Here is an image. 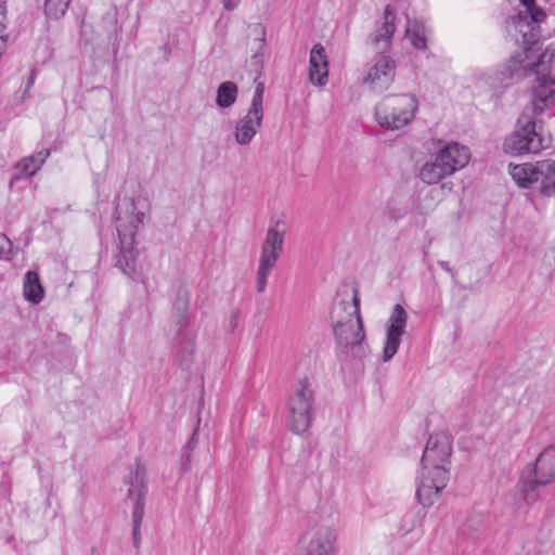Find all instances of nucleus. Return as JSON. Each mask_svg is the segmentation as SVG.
Returning <instances> with one entry per match:
<instances>
[{"label": "nucleus", "mask_w": 555, "mask_h": 555, "mask_svg": "<svg viewBox=\"0 0 555 555\" xmlns=\"http://www.w3.org/2000/svg\"><path fill=\"white\" fill-rule=\"evenodd\" d=\"M452 453V438L441 431L431 435L421 459L422 469L418 476L416 498L424 506H431L449 481L446 464Z\"/></svg>", "instance_id": "f257e3e1"}, {"label": "nucleus", "mask_w": 555, "mask_h": 555, "mask_svg": "<svg viewBox=\"0 0 555 555\" xmlns=\"http://www.w3.org/2000/svg\"><path fill=\"white\" fill-rule=\"evenodd\" d=\"M145 218V212L137 210L135 202L132 198H124L116 206L115 222L119 240L116 267L128 276H132L135 272L137 249L134 237Z\"/></svg>", "instance_id": "f03ea898"}, {"label": "nucleus", "mask_w": 555, "mask_h": 555, "mask_svg": "<svg viewBox=\"0 0 555 555\" xmlns=\"http://www.w3.org/2000/svg\"><path fill=\"white\" fill-rule=\"evenodd\" d=\"M331 319L337 346L344 352L360 347L365 339V331L360 313L358 292L351 300H340L334 305Z\"/></svg>", "instance_id": "7ed1b4c3"}, {"label": "nucleus", "mask_w": 555, "mask_h": 555, "mask_svg": "<svg viewBox=\"0 0 555 555\" xmlns=\"http://www.w3.org/2000/svg\"><path fill=\"white\" fill-rule=\"evenodd\" d=\"M540 114L532 111L531 103L530 106L526 107L517 120L515 131L503 143L505 153L512 155L537 154L541 150L548 147L551 138L544 130L543 120L538 117Z\"/></svg>", "instance_id": "20e7f679"}, {"label": "nucleus", "mask_w": 555, "mask_h": 555, "mask_svg": "<svg viewBox=\"0 0 555 555\" xmlns=\"http://www.w3.org/2000/svg\"><path fill=\"white\" fill-rule=\"evenodd\" d=\"M555 50L546 48L535 63H526L537 75V86L532 90L531 104L534 113H544L555 107Z\"/></svg>", "instance_id": "39448f33"}, {"label": "nucleus", "mask_w": 555, "mask_h": 555, "mask_svg": "<svg viewBox=\"0 0 555 555\" xmlns=\"http://www.w3.org/2000/svg\"><path fill=\"white\" fill-rule=\"evenodd\" d=\"M417 107L413 94H388L375 106V120L386 130H399L414 119Z\"/></svg>", "instance_id": "423d86ee"}, {"label": "nucleus", "mask_w": 555, "mask_h": 555, "mask_svg": "<svg viewBox=\"0 0 555 555\" xmlns=\"http://www.w3.org/2000/svg\"><path fill=\"white\" fill-rule=\"evenodd\" d=\"M509 175L519 188L531 189L542 196L555 194V160L509 165Z\"/></svg>", "instance_id": "0eeeda50"}, {"label": "nucleus", "mask_w": 555, "mask_h": 555, "mask_svg": "<svg viewBox=\"0 0 555 555\" xmlns=\"http://www.w3.org/2000/svg\"><path fill=\"white\" fill-rule=\"evenodd\" d=\"M286 224L283 220H276L267 230L264 241L261 245L260 258L256 274V291L261 294L268 285V278L284 250Z\"/></svg>", "instance_id": "6e6552de"}, {"label": "nucleus", "mask_w": 555, "mask_h": 555, "mask_svg": "<svg viewBox=\"0 0 555 555\" xmlns=\"http://www.w3.org/2000/svg\"><path fill=\"white\" fill-rule=\"evenodd\" d=\"M555 479V446L545 447L532 466H528L520 478V489L527 503L534 502L539 488Z\"/></svg>", "instance_id": "1a4fd4ad"}, {"label": "nucleus", "mask_w": 555, "mask_h": 555, "mask_svg": "<svg viewBox=\"0 0 555 555\" xmlns=\"http://www.w3.org/2000/svg\"><path fill=\"white\" fill-rule=\"evenodd\" d=\"M314 390L308 377L297 380L288 400L289 429L297 435L308 430L312 422Z\"/></svg>", "instance_id": "9d476101"}, {"label": "nucleus", "mask_w": 555, "mask_h": 555, "mask_svg": "<svg viewBox=\"0 0 555 555\" xmlns=\"http://www.w3.org/2000/svg\"><path fill=\"white\" fill-rule=\"evenodd\" d=\"M264 85L258 81L247 113L234 127V140L238 145H248L262 127Z\"/></svg>", "instance_id": "9b49d317"}, {"label": "nucleus", "mask_w": 555, "mask_h": 555, "mask_svg": "<svg viewBox=\"0 0 555 555\" xmlns=\"http://www.w3.org/2000/svg\"><path fill=\"white\" fill-rule=\"evenodd\" d=\"M396 69L395 60L386 51H380L367 63L362 83L371 91L384 92L395 81Z\"/></svg>", "instance_id": "f8f14e48"}, {"label": "nucleus", "mask_w": 555, "mask_h": 555, "mask_svg": "<svg viewBox=\"0 0 555 555\" xmlns=\"http://www.w3.org/2000/svg\"><path fill=\"white\" fill-rule=\"evenodd\" d=\"M173 320L172 351L182 366L188 367L195 353V333L190 326V314H171Z\"/></svg>", "instance_id": "ddd939ff"}, {"label": "nucleus", "mask_w": 555, "mask_h": 555, "mask_svg": "<svg viewBox=\"0 0 555 555\" xmlns=\"http://www.w3.org/2000/svg\"><path fill=\"white\" fill-rule=\"evenodd\" d=\"M408 313L401 305H396L386 324V338L383 348V361H390L397 353L401 337L405 334Z\"/></svg>", "instance_id": "4468645a"}, {"label": "nucleus", "mask_w": 555, "mask_h": 555, "mask_svg": "<svg viewBox=\"0 0 555 555\" xmlns=\"http://www.w3.org/2000/svg\"><path fill=\"white\" fill-rule=\"evenodd\" d=\"M307 544L297 555H334L336 534L333 529L322 526L307 533Z\"/></svg>", "instance_id": "2eb2a0df"}, {"label": "nucleus", "mask_w": 555, "mask_h": 555, "mask_svg": "<svg viewBox=\"0 0 555 555\" xmlns=\"http://www.w3.org/2000/svg\"><path fill=\"white\" fill-rule=\"evenodd\" d=\"M131 488L128 490V496L134 498L132 511L133 527H141L144 515V495L146 493L145 468L141 464H137L130 481Z\"/></svg>", "instance_id": "dca6fc26"}, {"label": "nucleus", "mask_w": 555, "mask_h": 555, "mask_svg": "<svg viewBox=\"0 0 555 555\" xmlns=\"http://www.w3.org/2000/svg\"><path fill=\"white\" fill-rule=\"evenodd\" d=\"M328 79V61L324 47L315 43L310 51L309 80L312 85L323 87Z\"/></svg>", "instance_id": "f3484780"}, {"label": "nucleus", "mask_w": 555, "mask_h": 555, "mask_svg": "<svg viewBox=\"0 0 555 555\" xmlns=\"http://www.w3.org/2000/svg\"><path fill=\"white\" fill-rule=\"evenodd\" d=\"M395 20L396 14L393 9L390 5H387L384 10L382 24L371 36L372 44H374L376 49L386 51L390 48L391 39L396 31Z\"/></svg>", "instance_id": "a211bd4d"}, {"label": "nucleus", "mask_w": 555, "mask_h": 555, "mask_svg": "<svg viewBox=\"0 0 555 555\" xmlns=\"http://www.w3.org/2000/svg\"><path fill=\"white\" fill-rule=\"evenodd\" d=\"M438 154L440 155V158L443 160V163L449 164V166L452 168V175L455 171L464 168L470 158L469 150L456 142L447 144L438 152Z\"/></svg>", "instance_id": "6ab92c4d"}, {"label": "nucleus", "mask_w": 555, "mask_h": 555, "mask_svg": "<svg viewBox=\"0 0 555 555\" xmlns=\"http://www.w3.org/2000/svg\"><path fill=\"white\" fill-rule=\"evenodd\" d=\"M528 67V64H524L521 55H517L512 56L504 64L492 69L494 72L496 85L499 86L500 92L506 89L512 83V80L520 69H527Z\"/></svg>", "instance_id": "aec40b11"}, {"label": "nucleus", "mask_w": 555, "mask_h": 555, "mask_svg": "<svg viewBox=\"0 0 555 555\" xmlns=\"http://www.w3.org/2000/svg\"><path fill=\"white\" fill-rule=\"evenodd\" d=\"M451 175L452 168L443 163L438 153L434 160L425 163L420 170L421 180L427 184H436Z\"/></svg>", "instance_id": "412c9836"}, {"label": "nucleus", "mask_w": 555, "mask_h": 555, "mask_svg": "<svg viewBox=\"0 0 555 555\" xmlns=\"http://www.w3.org/2000/svg\"><path fill=\"white\" fill-rule=\"evenodd\" d=\"M23 294L27 301L37 305L43 298V287L39 275L35 271H28L24 276Z\"/></svg>", "instance_id": "4be33fe9"}, {"label": "nucleus", "mask_w": 555, "mask_h": 555, "mask_svg": "<svg viewBox=\"0 0 555 555\" xmlns=\"http://www.w3.org/2000/svg\"><path fill=\"white\" fill-rule=\"evenodd\" d=\"M520 2L524 7V11L517 14L515 21V24L519 27H521L524 23H527L528 18L534 24H540L545 20V12L535 5L534 0H520ZM519 31L522 33V29L519 28Z\"/></svg>", "instance_id": "5701e85b"}, {"label": "nucleus", "mask_w": 555, "mask_h": 555, "mask_svg": "<svg viewBox=\"0 0 555 555\" xmlns=\"http://www.w3.org/2000/svg\"><path fill=\"white\" fill-rule=\"evenodd\" d=\"M237 94V86L233 81H224L217 89L216 104L221 108H228L235 103Z\"/></svg>", "instance_id": "b1692460"}, {"label": "nucleus", "mask_w": 555, "mask_h": 555, "mask_svg": "<svg viewBox=\"0 0 555 555\" xmlns=\"http://www.w3.org/2000/svg\"><path fill=\"white\" fill-rule=\"evenodd\" d=\"M473 81L475 87L481 91L500 92L499 86L496 85V78L492 69H477L473 74Z\"/></svg>", "instance_id": "393cba45"}, {"label": "nucleus", "mask_w": 555, "mask_h": 555, "mask_svg": "<svg viewBox=\"0 0 555 555\" xmlns=\"http://www.w3.org/2000/svg\"><path fill=\"white\" fill-rule=\"evenodd\" d=\"M14 169L17 170V175L11 178L10 184L12 185L15 181H18L23 178L34 176L40 168L36 163V159L31 155L21 159L14 166Z\"/></svg>", "instance_id": "a878e982"}, {"label": "nucleus", "mask_w": 555, "mask_h": 555, "mask_svg": "<svg viewBox=\"0 0 555 555\" xmlns=\"http://www.w3.org/2000/svg\"><path fill=\"white\" fill-rule=\"evenodd\" d=\"M189 305L190 295L188 288L185 286H179L172 301L171 314H190Z\"/></svg>", "instance_id": "bb28decb"}, {"label": "nucleus", "mask_w": 555, "mask_h": 555, "mask_svg": "<svg viewBox=\"0 0 555 555\" xmlns=\"http://www.w3.org/2000/svg\"><path fill=\"white\" fill-rule=\"evenodd\" d=\"M70 3V0H44V12L50 18L62 17Z\"/></svg>", "instance_id": "cd10ccee"}, {"label": "nucleus", "mask_w": 555, "mask_h": 555, "mask_svg": "<svg viewBox=\"0 0 555 555\" xmlns=\"http://www.w3.org/2000/svg\"><path fill=\"white\" fill-rule=\"evenodd\" d=\"M406 212V208L399 205L396 201H388L384 208V216L390 221L402 219Z\"/></svg>", "instance_id": "c85d7f7f"}, {"label": "nucleus", "mask_w": 555, "mask_h": 555, "mask_svg": "<svg viewBox=\"0 0 555 555\" xmlns=\"http://www.w3.org/2000/svg\"><path fill=\"white\" fill-rule=\"evenodd\" d=\"M406 37L410 39L412 46L420 50H425L426 44V38L424 35L420 34L418 31H413L409 27L405 30Z\"/></svg>", "instance_id": "c756f323"}, {"label": "nucleus", "mask_w": 555, "mask_h": 555, "mask_svg": "<svg viewBox=\"0 0 555 555\" xmlns=\"http://www.w3.org/2000/svg\"><path fill=\"white\" fill-rule=\"evenodd\" d=\"M12 258V242L0 233V259L10 260Z\"/></svg>", "instance_id": "7c9ffc66"}, {"label": "nucleus", "mask_w": 555, "mask_h": 555, "mask_svg": "<svg viewBox=\"0 0 555 555\" xmlns=\"http://www.w3.org/2000/svg\"><path fill=\"white\" fill-rule=\"evenodd\" d=\"M50 154L51 152L49 149H43L33 154L31 156L34 157V159H36V163L39 166V168H41L47 158L50 156Z\"/></svg>", "instance_id": "2f4dec72"}, {"label": "nucleus", "mask_w": 555, "mask_h": 555, "mask_svg": "<svg viewBox=\"0 0 555 555\" xmlns=\"http://www.w3.org/2000/svg\"><path fill=\"white\" fill-rule=\"evenodd\" d=\"M251 65L257 69L260 70L262 67V53H259L258 51L250 57Z\"/></svg>", "instance_id": "473e14b6"}, {"label": "nucleus", "mask_w": 555, "mask_h": 555, "mask_svg": "<svg viewBox=\"0 0 555 555\" xmlns=\"http://www.w3.org/2000/svg\"><path fill=\"white\" fill-rule=\"evenodd\" d=\"M241 0H222L223 8L228 11H233L240 4Z\"/></svg>", "instance_id": "72a5a7b5"}, {"label": "nucleus", "mask_w": 555, "mask_h": 555, "mask_svg": "<svg viewBox=\"0 0 555 555\" xmlns=\"http://www.w3.org/2000/svg\"><path fill=\"white\" fill-rule=\"evenodd\" d=\"M140 529L141 527H133L132 529V539H133V544L135 547H139L140 545V540H141V535H140Z\"/></svg>", "instance_id": "f704fd0d"}, {"label": "nucleus", "mask_w": 555, "mask_h": 555, "mask_svg": "<svg viewBox=\"0 0 555 555\" xmlns=\"http://www.w3.org/2000/svg\"><path fill=\"white\" fill-rule=\"evenodd\" d=\"M438 264L447 272L451 273L452 269L447 261H439Z\"/></svg>", "instance_id": "c9c22d12"}, {"label": "nucleus", "mask_w": 555, "mask_h": 555, "mask_svg": "<svg viewBox=\"0 0 555 555\" xmlns=\"http://www.w3.org/2000/svg\"><path fill=\"white\" fill-rule=\"evenodd\" d=\"M264 44H266L264 30H262V37L258 40L259 50H263Z\"/></svg>", "instance_id": "e433bc0d"}, {"label": "nucleus", "mask_w": 555, "mask_h": 555, "mask_svg": "<svg viewBox=\"0 0 555 555\" xmlns=\"http://www.w3.org/2000/svg\"><path fill=\"white\" fill-rule=\"evenodd\" d=\"M196 433L193 434L191 440L188 442L186 448H192L193 441L195 439Z\"/></svg>", "instance_id": "4c0bfd02"}, {"label": "nucleus", "mask_w": 555, "mask_h": 555, "mask_svg": "<svg viewBox=\"0 0 555 555\" xmlns=\"http://www.w3.org/2000/svg\"><path fill=\"white\" fill-rule=\"evenodd\" d=\"M91 555H99L98 551L95 548L91 550Z\"/></svg>", "instance_id": "58836bf2"}]
</instances>
